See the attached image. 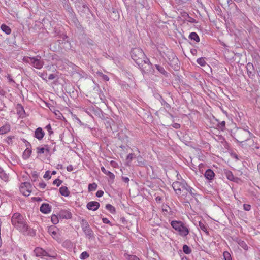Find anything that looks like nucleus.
Returning <instances> with one entry per match:
<instances>
[{"label": "nucleus", "mask_w": 260, "mask_h": 260, "mask_svg": "<svg viewBox=\"0 0 260 260\" xmlns=\"http://www.w3.org/2000/svg\"><path fill=\"white\" fill-rule=\"evenodd\" d=\"M243 208L245 211H249L251 209V206L249 204H244Z\"/></svg>", "instance_id": "45"}, {"label": "nucleus", "mask_w": 260, "mask_h": 260, "mask_svg": "<svg viewBox=\"0 0 260 260\" xmlns=\"http://www.w3.org/2000/svg\"><path fill=\"white\" fill-rule=\"evenodd\" d=\"M89 254L86 252V251H84V252H83L80 255V258L82 260H84V259H85L86 258H87L88 257H89Z\"/></svg>", "instance_id": "32"}, {"label": "nucleus", "mask_w": 260, "mask_h": 260, "mask_svg": "<svg viewBox=\"0 0 260 260\" xmlns=\"http://www.w3.org/2000/svg\"><path fill=\"white\" fill-rule=\"evenodd\" d=\"M44 132L41 127L37 128L35 132V137L39 140H41L44 136Z\"/></svg>", "instance_id": "16"}, {"label": "nucleus", "mask_w": 260, "mask_h": 260, "mask_svg": "<svg viewBox=\"0 0 260 260\" xmlns=\"http://www.w3.org/2000/svg\"><path fill=\"white\" fill-rule=\"evenodd\" d=\"M225 174L227 178L231 181H233L235 179L234 175L231 171L227 170L225 171Z\"/></svg>", "instance_id": "29"}, {"label": "nucleus", "mask_w": 260, "mask_h": 260, "mask_svg": "<svg viewBox=\"0 0 260 260\" xmlns=\"http://www.w3.org/2000/svg\"><path fill=\"white\" fill-rule=\"evenodd\" d=\"M60 217L63 219H71L72 217V213L68 210H61L59 214Z\"/></svg>", "instance_id": "19"}, {"label": "nucleus", "mask_w": 260, "mask_h": 260, "mask_svg": "<svg viewBox=\"0 0 260 260\" xmlns=\"http://www.w3.org/2000/svg\"><path fill=\"white\" fill-rule=\"evenodd\" d=\"M14 138V136H9L7 138V142L9 144L12 143V139Z\"/></svg>", "instance_id": "49"}, {"label": "nucleus", "mask_w": 260, "mask_h": 260, "mask_svg": "<svg viewBox=\"0 0 260 260\" xmlns=\"http://www.w3.org/2000/svg\"><path fill=\"white\" fill-rule=\"evenodd\" d=\"M155 67H156V69L157 70H158L160 73H161L164 74H165V73H166L165 70L164 69V68L162 67H161L159 65H156Z\"/></svg>", "instance_id": "39"}, {"label": "nucleus", "mask_w": 260, "mask_h": 260, "mask_svg": "<svg viewBox=\"0 0 260 260\" xmlns=\"http://www.w3.org/2000/svg\"><path fill=\"white\" fill-rule=\"evenodd\" d=\"M137 159L138 162L140 165H144L145 164L144 160L140 155H139L137 157Z\"/></svg>", "instance_id": "40"}, {"label": "nucleus", "mask_w": 260, "mask_h": 260, "mask_svg": "<svg viewBox=\"0 0 260 260\" xmlns=\"http://www.w3.org/2000/svg\"><path fill=\"white\" fill-rule=\"evenodd\" d=\"M199 226L201 230H202L207 235H209L208 231V226L204 222L200 221L199 223Z\"/></svg>", "instance_id": "20"}, {"label": "nucleus", "mask_w": 260, "mask_h": 260, "mask_svg": "<svg viewBox=\"0 0 260 260\" xmlns=\"http://www.w3.org/2000/svg\"><path fill=\"white\" fill-rule=\"evenodd\" d=\"M76 7L79 12L85 13L87 11H89V9L87 7L86 4L84 3L78 2L76 3Z\"/></svg>", "instance_id": "14"}, {"label": "nucleus", "mask_w": 260, "mask_h": 260, "mask_svg": "<svg viewBox=\"0 0 260 260\" xmlns=\"http://www.w3.org/2000/svg\"><path fill=\"white\" fill-rule=\"evenodd\" d=\"M247 126L243 128H237L231 132L232 137L239 143V146L242 145L249 136H252L251 133L247 128Z\"/></svg>", "instance_id": "3"}, {"label": "nucleus", "mask_w": 260, "mask_h": 260, "mask_svg": "<svg viewBox=\"0 0 260 260\" xmlns=\"http://www.w3.org/2000/svg\"><path fill=\"white\" fill-rule=\"evenodd\" d=\"M204 167V165L203 164H200L199 165V168L200 171H203V168Z\"/></svg>", "instance_id": "57"}, {"label": "nucleus", "mask_w": 260, "mask_h": 260, "mask_svg": "<svg viewBox=\"0 0 260 260\" xmlns=\"http://www.w3.org/2000/svg\"><path fill=\"white\" fill-rule=\"evenodd\" d=\"M45 148H44V147H42V148H40V147H38L37 148V153L38 154H43L45 152V151H46L47 152L49 153V151H50V150L49 149V147L48 146V145H45Z\"/></svg>", "instance_id": "25"}, {"label": "nucleus", "mask_w": 260, "mask_h": 260, "mask_svg": "<svg viewBox=\"0 0 260 260\" xmlns=\"http://www.w3.org/2000/svg\"><path fill=\"white\" fill-rule=\"evenodd\" d=\"M189 38L190 39L192 40L195 41L196 42H199L200 41V38L199 36L196 32H191L190 34Z\"/></svg>", "instance_id": "27"}, {"label": "nucleus", "mask_w": 260, "mask_h": 260, "mask_svg": "<svg viewBox=\"0 0 260 260\" xmlns=\"http://www.w3.org/2000/svg\"><path fill=\"white\" fill-rule=\"evenodd\" d=\"M186 184L184 180H182L181 182L175 181L173 183L172 187L176 193L179 195L181 193V191L184 190Z\"/></svg>", "instance_id": "8"}, {"label": "nucleus", "mask_w": 260, "mask_h": 260, "mask_svg": "<svg viewBox=\"0 0 260 260\" xmlns=\"http://www.w3.org/2000/svg\"><path fill=\"white\" fill-rule=\"evenodd\" d=\"M46 185L44 182H41L39 183V186L41 188H45Z\"/></svg>", "instance_id": "54"}, {"label": "nucleus", "mask_w": 260, "mask_h": 260, "mask_svg": "<svg viewBox=\"0 0 260 260\" xmlns=\"http://www.w3.org/2000/svg\"><path fill=\"white\" fill-rule=\"evenodd\" d=\"M103 79L106 81H108L109 80V77L106 75H103Z\"/></svg>", "instance_id": "58"}, {"label": "nucleus", "mask_w": 260, "mask_h": 260, "mask_svg": "<svg viewBox=\"0 0 260 260\" xmlns=\"http://www.w3.org/2000/svg\"><path fill=\"white\" fill-rule=\"evenodd\" d=\"M17 111H18V113L21 115L22 114V112H24V110L23 109V107L20 105V104H18L17 106Z\"/></svg>", "instance_id": "37"}, {"label": "nucleus", "mask_w": 260, "mask_h": 260, "mask_svg": "<svg viewBox=\"0 0 260 260\" xmlns=\"http://www.w3.org/2000/svg\"><path fill=\"white\" fill-rule=\"evenodd\" d=\"M106 208L109 210L111 213L115 212V208L111 204H108L106 205Z\"/></svg>", "instance_id": "30"}, {"label": "nucleus", "mask_w": 260, "mask_h": 260, "mask_svg": "<svg viewBox=\"0 0 260 260\" xmlns=\"http://www.w3.org/2000/svg\"><path fill=\"white\" fill-rule=\"evenodd\" d=\"M258 140V138L252 133V136H249L244 142L242 143L241 147L245 149L248 148H251L253 149H259L260 143Z\"/></svg>", "instance_id": "6"}, {"label": "nucleus", "mask_w": 260, "mask_h": 260, "mask_svg": "<svg viewBox=\"0 0 260 260\" xmlns=\"http://www.w3.org/2000/svg\"><path fill=\"white\" fill-rule=\"evenodd\" d=\"M55 78V76L54 74H50L48 76V79L49 80H53L54 79V78Z\"/></svg>", "instance_id": "55"}, {"label": "nucleus", "mask_w": 260, "mask_h": 260, "mask_svg": "<svg viewBox=\"0 0 260 260\" xmlns=\"http://www.w3.org/2000/svg\"><path fill=\"white\" fill-rule=\"evenodd\" d=\"M48 232H49V234L52 236V237L54 239H57V229H56L55 227H54V226L50 227L49 229Z\"/></svg>", "instance_id": "22"}, {"label": "nucleus", "mask_w": 260, "mask_h": 260, "mask_svg": "<svg viewBox=\"0 0 260 260\" xmlns=\"http://www.w3.org/2000/svg\"><path fill=\"white\" fill-rule=\"evenodd\" d=\"M168 63L170 66L173 68L174 69L177 70L179 68V60L173 52L170 53L169 57L168 56Z\"/></svg>", "instance_id": "10"}, {"label": "nucleus", "mask_w": 260, "mask_h": 260, "mask_svg": "<svg viewBox=\"0 0 260 260\" xmlns=\"http://www.w3.org/2000/svg\"><path fill=\"white\" fill-rule=\"evenodd\" d=\"M7 77L9 80V82H14V81L12 78L11 75L10 74H8Z\"/></svg>", "instance_id": "53"}, {"label": "nucleus", "mask_w": 260, "mask_h": 260, "mask_svg": "<svg viewBox=\"0 0 260 260\" xmlns=\"http://www.w3.org/2000/svg\"><path fill=\"white\" fill-rule=\"evenodd\" d=\"M51 220L52 222L54 224H57L59 221L58 217L55 215H52Z\"/></svg>", "instance_id": "34"}, {"label": "nucleus", "mask_w": 260, "mask_h": 260, "mask_svg": "<svg viewBox=\"0 0 260 260\" xmlns=\"http://www.w3.org/2000/svg\"><path fill=\"white\" fill-rule=\"evenodd\" d=\"M43 177L44 178H48V179H50L51 178V176H50V172L49 171H47L46 172H45V174H44Z\"/></svg>", "instance_id": "47"}, {"label": "nucleus", "mask_w": 260, "mask_h": 260, "mask_svg": "<svg viewBox=\"0 0 260 260\" xmlns=\"http://www.w3.org/2000/svg\"><path fill=\"white\" fill-rule=\"evenodd\" d=\"M172 228L181 236L185 237L189 233V228L186 223L178 220H173L171 222Z\"/></svg>", "instance_id": "4"}, {"label": "nucleus", "mask_w": 260, "mask_h": 260, "mask_svg": "<svg viewBox=\"0 0 260 260\" xmlns=\"http://www.w3.org/2000/svg\"><path fill=\"white\" fill-rule=\"evenodd\" d=\"M38 75L42 77L43 79H45V77L46 78V76H47V73H45V72H43V73H41V72H39L38 73Z\"/></svg>", "instance_id": "46"}, {"label": "nucleus", "mask_w": 260, "mask_h": 260, "mask_svg": "<svg viewBox=\"0 0 260 260\" xmlns=\"http://www.w3.org/2000/svg\"><path fill=\"white\" fill-rule=\"evenodd\" d=\"M31 185L29 183L24 182L20 188L21 192L25 196H29L31 193Z\"/></svg>", "instance_id": "11"}, {"label": "nucleus", "mask_w": 260, "mask_h": 260, "mask_svg": "<svg viewBox=\"0 0 260 260\" xmlns=\"http://www.w3.org/2000/svg\"><path fill=\"white\" fill-rule=\"evenodd\" d=\"M98 185L95 183L89 184L88 185V190L89 191L95 190L96 189Z\"/></svg>", "instance_id": "31"}, {"label": "nucleus", "mask_w": 260, "mask_h": 260, "mask_svg": "<svg viewBox=\"0 0 260 260\" xmlns=\"http://www.w3.org/2000/svg\"><path fill=\"white\" fill-rule=\"evenodd\" d=\"M204 176L207 180L211 181L212 180L215 176V173L211 169H208L206 171Z\"/></svg>", "instance_id": "17"}, {"label": "nucleus", "mask_w": 260, "mask_h": 260, "mask_svg": "<svg viewBox=\"0 0 260 260\" xmlns=\"http://www.w3.org/2000/svg\"><path fill=\"white\" fill-rule=\"evenodd\" d=\"M134 154L133 153H129L127 156V158H126V159L128 161H131L134 158Z\"/></svg>", "instance_id": "43"}, {"label": "nucleus", "mask_w": 260, "mask_h": 260, "mask_svg": "<svg viewBox=\"0 0 260 260\" xmlns=\"http://www.w3.org/2000/svg\"><path fill=\"white\" fill-rule=\"evenodd\" d=\"M12 224L24 234H30L28 225L26 224L23 216L19 213H14L11 218Z\"/></svg>", "instance_id": "2"}, {"label": "nucleus", "mask_w": 260, "mask_h": 260, "mask_svg": "<svg viewBox=\"0 0 260 260\" xmlns=\"http://www.w3.org/2000/svg\"><path fill=\"white\" fill-rule=\"evenodd\" d=\"M183 250L184 252L186 254H189L191 252V250L187 246V245H183Z\"/></svg>", "instance_id": "35"}, {"label": "nucleus", "mask_w": 260, "mask_h": 260, "mask_svg": "<svg viewBox=\"0 0 260 260\" xmlns=\"http://www.w3.org/2000/svg\"><path fill=\"white\" fill-rule=\"evenodd\" d=\"M69 11L71 13V14L72 15H73V14H72L73 10H72V9H70V10H69Z\"/></svg>", "instance_id": "63"}, {"label": "nucleus", "mask_w": 260, "mask_h": 260, "mask_svg": "<svg viewBox=\"0 0 260 260\" xmlns=\"http://www.w3.org/2000/svg\"><path fill=\"white\" fill-rule=\"evenodd\" d=\"M172 126L173 127H174L176 129H178L180 127V125L177 123H174L173 124H172Z\"/></svg>", "instance_id": "51"}, {"label": "nucleus", "mask_w": 260, "mask_h": 260, "mask_svg": "<svg viewBox=\"0 0 260 260\" xmlns=\"http://www.w3.org/2000/svg\"><path fill=\"white\" fill-rule=\"evenodd\" d=\"M197 62L201 66H204L206 62L202 57L197 59Z\"/></svg>", "instance_id": "33"}, {"label": "nucleus", "mask_w": 260, "mask_h": 260, "mask_svg": "<svg viewBox=\"0 0 260 260\" xmlns=\"http://www.w3.org/2000/svg\"><path fill=\"white\" fill-rule=\"evenodd\" d=\"M10 130V126L9 124H5L0 127V134H5L9 132Z\"/></svg>", "instance_id": "23"}, {"label": "nucleus", "mask_w": 260, "mask_h": 260, "mask_svg": "<svg viewBox=\"0 0 260 260\" xmlns=\"http://www.w3.org/2000/svg\"><path fill=\"white\" fill-rule=\"evenodd\" d=\"M45 128L47 130V131L48 132V133H49V135H51L52 134H53V131H52V128H51V126L50 125V124H48L47 125L46 127H45Z\"/></svg>", "instance_id": "41"}, {"label": "nucleus", "mask_w": 260, "mask_h": 260, "mask_svg": "<svg viewBox=\"0 0 260 260\" xmlns=\"http://www.w3.org/2000/svg\"><path fill=\"white\" fill-rule=\"evenodd\" d=\"M104 192L102 190H98L96 193V196L98 197H101L103 196Z\"/></svg>", "instance_id": "48"}, {"label": "nucleus", "mask_w": 260, "mask_h": 260, "mask_svg": "<svg viewBox=\"0 0 260 260\" xmlns=\"http://www.w3.org/2000/svg\"><path fill=\"white\" fill-rule=\"evenodd\" d=\"M131 55L132 58L139 66L142 72L148 73L151 71L152 64L141 49L133 48L131 50Z\"/></svg>", "instance_id": "1"}, {"label": "nucleus", "mask_w": 260, "mask_h": 260, "mask_svg": "<svg viewBox=\"0 0 260 260\" xmlns=\"http://www.w3.org/2000/svg\"><path fill=\"white\" fill-rule=\"evenodd\" d=\"M22 60L37 69H41L43 67L44 63L43 60L39 55L35 57L25 56L23 58Z\"/></svg>", "instance_id": "5"}, {"label": "nucleus", "mask_w": 260, "mask_h": 260, "mask_svg": "<svg viewBox=\"0 0 260 260\" xmlns=\"http://www.w3.org/2000/svg\"><path fill=\"white\" fill-rule=\"evenodd\" d=\"M31 153V150L29 148L27 147L25 150V151H24V152L23 153V158L24 159H28L30 157Z\"/></svg>", "instance_id": "26"}, {"label": "nucleus", "mask_w": 260, "mask_h": 260, "mask_svg": "<svg viewBox=\"0 0 260 260\" xmlns=\"http://www.w3.org/2000/svg\"><path fill=\"white\" fill-rule=\"evenodd\" d=\"M246 70L248 77L251 79H254L255 72L253 64L250 62L248 63L246 65Z\"/></svg>", "instance_id": "12"}, {"label": "nucleus", "mask_w": 260, "mask_h": 260, "mask_svg": "<svg viewBox=\"0 0 260 260\" xmlns=\"http://www.w3.org/2000/svg\"><path fill=\"white\" fill-rule=\"evenodd\" d=\"M102 221L104 223H106V224H110L111 223L110 221L107 218H105V217H104L102 218Z\"/></svg>", "instance_id": "50"}, {"label": "nucleus", "mask_w": 260, "mask_h": 260, "mask_svg": "<svg viewBox=\"0 0 260 260\" xmlns=\"http://www.w3.org/2000/svg\"><path fill=\"white\" fill-rule=\"evenodd\" d=\"M223 256L225 260H232L230 254L227 251L224 252Z\"/></svg>", "instance_id": "38"}, {"label": "nucleus", "mask_w": 260, "mask_h": 260, "mask_svg": "<svg viewBox=\"0 0 260 260\" xmlns=\"http://www.w3.org/2000/svg\"><path fill=\"white\" fill-rule=\"evenodd\" d=\"M101 171L103 173H104L106 175L108 176L109 178L111 179H114L115 178V175L113 173L111 172L110 171H107L106 169L104 167H101Z\"/></svg>", "instance_id": "24"}, {"label": "nucleus", "mask_w": 260, "mask_h": 260, "mask_svg": "<svg viewBox=\"0 0 260 260\" xmlns=\"http://www.w3.org/2000/svg\"><path fill=\"white\" fill-rule=\"evenodd\" d=\"M258 74L260 75V67L259 68V70L257 71Z\"/></svg>", "instance_id": "64"}, {"label": "nucleus", "mask_w": 260, "mask_h": 260, "mask_svg": "<svg viewBox=\"0 0 260 260\" xmlns=\"http://www.w3.org/2000/svg\"><path fill=\"white\" fill-rule=\"evenodd\" d=\"M126 258L128 260H140V259L135 255H126Z\"/></svg>", "instance_id": "36"}, {"label": "nucleus", "mask_w": 260, "mask_h": 260, "mask_svg": "<svg viewBox=\"0 0 260 260\" xmlns=\"http://www.w3.org/2000/svg\"><path fill=\"white\" fill-rule=\"evenodd\" d=\"M59 192L62 196L64 197H68L70 193L66 186L61 187L59 188Z\"/></svg>", "instance_id": "21"}, {"label": "nucleus", "mask_w": 260, "mask_h": 260, "mask_svg": "<svg viewBox=\"0 0 260 260\" xmlns=\"http://www.w3.org/2000/svg\"><path fill=\"white\" fill-rule=\"evenodd\" d=\"M122 180L125 183H128L129 181V179L127 177H122Z\"/></svg>", "instance_id": "52"}, {"label": "nucleus", "mask_w": 260, "mask_h": 260, "mask_svg": "<svg viewBox=\"0 0 260 260\" xmlns=\"http://www.w3.org/2000/svg\"><path fill=\"white\" fill-rule=\"evenodd\" d=\"M23 142L26 143V146L27 148V147L29 148V147L31 146V145H30V143L27 142L26 140L23 139Z\"/></svg>", "instance_id": "56"}, {"label": "nucleus", "mask_w": 260, "mask_h": 260, "mask_svg": "<svg viewBox=\"0 0 260 260\" xmlns=\"http://www.w3.org/2000/svg\"><path fill=\"white\" fill-rule=\"evenodd\" d=\"M218 127L221 128V129H223L225 127V121H223L221 123H219L218 124Z\"/></svg>", "instance_id": "44"}, {"label": "nucleus", "mask_w": 260, "mask_h": 260, "mask_svg": "<svg viewBox=\"0 0 260 260\" xmlns=\"http://www.w3.org/2000/svg\"><path fill=\"white\" fill-rule=\"evenodd\" d=\"M242 248L245 250H247L248 246L247 245H242Z\"/></svg>", "instance_id": "60"}, {"label": "nucleus", "mask_w": 260, "mask_h": 260, "mask_svg": "<svg viewBox=\"0 0 260 260\" xmlns=\"http://www.w3.org/2000/svg\"><path fill=\"white\" fill-rule=\"evenodd\" d=\"M40 210L44 214L49 213L51 211V206L48 204L43 203L41 206Z\"/></svg>", "instance_id": "18"}, {"label": "nucleus", "mask_w": 260, "mask_h": 260, "mask_svg": "<svg viewBox=\"0 0 260 260\" xmlns=\"http://www.w3.org/2000/svg\"><path fill=\"white\" fill-rule=\"evenodd\" d=\"M34 252L35 254V255L37 257H42V256H49L50 257H52L54 259L56 258L57 257V254L54 253L52 255H50L47 252H46L45 250H44L43 249L40 247H37L34 250Z\"/></svg>", "instance_id": "9"}, {"label": "nucleus", "mask_w": 260, "mask_h": 260, "mask_svg": "<svg viewBox=\"0 0 260 260\" xmlns=\"http://www.w3.org/2000/svg\"><path fill=\"white\" fill-rule=\"evenodd\" d=\"M87 208L89 210L96 211L100 207V203L96 201H90L87 204Z\"/></svg>", "instance_id": "15"}, {"label": "nucleus", "mask_w": 260, "mask_h": 260, "mask_svg": "<svg viewBox=\"0 0 260 260\" xmlns=\"http://www.w3.org/2000/svg\"><path fill=\"white\" fill-rule=\"evenodd\" d=\"M56 173L55 171H53L51 173V175H55Z\"/></svg>", "instance_id": "61"}, {"label": "nucleus", "mask_w": 260, "mask_h": 260, "mask_svg": "<svg viewBox=\"0 0 260 260\" xmlns=\"http://www.w3.org/2000/svg\"><path fill=\"white\" fill-rule=\"evenodd\" d=\"M181 260H188L186 257H183L182 258Z\"/></svg>", "instance_id": "62"}, {"label": "nucleus", "mask_w": 260, "mask_h": 260, "mask_svg": "<svg viewBox=\"0 0 260 260\" xmlns=\"http://www.w3.org/2000/svg\"><path fill=\"white\" fill-rule=\"evenodd\" d=\"M1 28L3 31L5 32L7 35H9L11 32L10 28L4 24L1 25Z\"/></svg>", "instance_id": "28"}, {"label": "nucleus", "mask_w": 260, "mask_h": 260, "mask_svg": "<svg viewBox=\"0 0 260 260\" xmlns=\"http://www.w3.org/2000/svg\"><path fill=\"white\" fill-rule=\"evenodd\" d=\"M81 227L85 233L87 235H91L92 233L90 226L86 220L83 219L81 222Z\"/></svg>", "instance_id": "13"}, {"label": "nucleus", "mask_w": 260, "mask_h": 260, "mask_svg": "<svg viewBox=\"0 0 260 260\" xmlns=\"http://www.w3.org/2000/svg\"><path fill=\"white\" fill-rule=\"evenodd\" d=\"M62 181L58 179H56L53 182V184H56L57 186H59L62 183Z\"/></svg>", "instance_id": "42"}, {"label": "nucleus", "mask_w": 260, "mask_h": 260, "mask_svg": "<svg viewBox=\"0 0 260 260\" xmlns=\"http://www.w3.org/2000/svg\"><path fill=\"white\" fill-rule=\"evenodd\" d=\"M184 190H186L187 191L186 195L185 198H186L187 202H189L188 200L191 201L193 199H196V197L198 194L194 188L186 184Z\"/></svg>", "instance_id": "7"}, {"label": "nucleus", "mask_w": 260, "mask_h": 260, "mask_svg": "<svg viewBox=\"0 0 260 260\" xmlns=\"http://www.w3.org/2000/svg\"><path fill=\"white\" fill-rule=\"evenodd\" d=\"M5 93V92L3 90L0 89V95H4Z\"/></svg>", "instance_id": "59"}]
</instances>
